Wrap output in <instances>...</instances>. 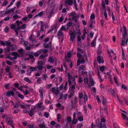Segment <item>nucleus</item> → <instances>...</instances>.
Here are the masks:
<instances>
[{
  "instance_id": "nucleus-1",
  "label": "nucleus",
  "mask_w": 128,
  "mask_h": 128,
  "mask_svg": "<svg viewBox=\"0 0 128 128\" xmlns=\"http://www.w3.org/2000/svg\"><path fill=\"white\" fill-rule=\"evenodd\" d=\"M106 120L104 118H102L101 120V122H98L97 123L96 126L98 127L99 128H107L106 125L105 124H102V122L104 123Z\"/></svg>"
},
{
  "instance_id": "nucleus-2",
  "label": "nucleus",
  "mask_w": 128,
  "mask_h": 128,
  "mask_svg": "<svg viewBox=\"0 0 128 128\" xmlns=\"http://www.w3.org/2000/svg\"><path fill=\"white\" fill-rule=\"evenodd\" d=\"M76 32L75 30H74L73 31L70 30L69 31V34L70 36V37L69 39L70 41H72V42L74 41V40L76 37Z\"/></svg>"
},
{
  "instance_id": "nucleus-3",
  "label": "nucleus",
  "mask_w": 128,
  "mask_h": 128,
  "mask_svg": "<svg viewBox=\"0 0 128 128\" xmlns=\"http://www.w3.org/2000/svg\"><path fill=\"white\" fill-rule=\"evenodd\" d=\"M71 90L68 91L70 93V94L68 96V98L69 99L70 98L72 97L74 95L75 89V86L74 85H72L71 87Z\"/></svg>"
},
{
  "instance_id": "nucleus-4",
  "label": "nucleus",
  "mask_w": 128,
  "mask_h": 128,
  "mask_svg": "<svg viewBox=\"0 0 128 128\" xmlns=\"http://www.w3.org/2000/svg\"><path fill=\"white\" fill-rule=\"evenodd\" d=\"M38 66L36 68L39 70H42L44 66H43L42 62L40 60H39L37 62Z\"/></svg>"
},
{
  "instance_id": "nucleus-5",
  "label": "nucleus",
  "mask_w": 128,
  "mask_h": 128,
  "mask_svg": "<svg viewBox=\"0 0 128 128\" xmlns=\"http://www.w3.org/2000/svg\"><path fill=\"white\" fill-rule=\"evenodd\" d=\"M6 121L8 125H12V124L13 121L10 117H7L6 119Z\"/></svg>"
},
{
  "instance_id": "nucleus-6",
  "label": "nucleus",
  "mask_w": 128,
  "mask_h": 128,
  "mask_svg": "<svg viewBox=\"0 0 128 128\" xmlns=\"http://www.w3.org/2000/svg\"><path fill=\"white\" fill-rule=\"evenodd\" d=\"M123 28L124 29V32L122 34V37L125 39V38L127 36V32L126 30V28L124 25H123L122 26Z\"/></svg>"
},
{
  "instance_id": "nucleus-7",
  "label": "nucleus",
  "mask_w": 128,
  "mask_h": 128,
  "mask_svg": "<svg viewBox=\"0 0 128 128\" xmlns=\"http://www.w3.org/2000/svg\"><path fill=\"white\" fill-rule=\"evenodd\" d=\"M14 92L12 90L10 91H8L6 92V95L7 97H10L11 96H14Z\"/></svg>"
},
{
  "instance_id": "nucleus-8",
  "label": "nucleus",
  "mask_w": 128,
  "mask_h": 128,
  "mask_svg": "<svg viewBox=\"0 0 128 128\" xmlns=\"http://www.w3.org/2000/svg\"><path fill=\"white\" fill-rule=\"evenodd\" d=\"M125 39L124 38H123V40H122V42L121 43V45L123 46H125V44H124L125 42V43L126 45H127V43L128 42V36H126L125 38Z\"/></svg>"
},
{
  "instance_id": "nucleus-9",
  "label": "nucleus",
  "mask_w": 128,
  "mask_h": 128,
  "mask_svg": "<svg viewBox=\"0 0 128 128\" xmlns=\"http://www.w3.org/2000/svg\"><path fill=\"white\" fill-rule=\"evenodd\" d=\"M35 110L34 108H32L28 111V113L30 116H32L34 114Z\"/></svg>"
},
{
  "instance_id": "nucleus-10",
  "label": "nucleus",
  "mask_w": 128,
  "mask_h": 128,
  "mask_svg": "<svg viewBox=\"0 0 128 128\" xmlns=\"http://www.w3.org/2000/svg\"><path fill=\"white\" fill-rule=\"evenodd\" d=\"M51 90L56 95L58 94L59 92V91L58 90H56L55 87H54L52 88Z\"/></svg>"
},
{
  "instance_id": "nucleus-11",
  "label": "nucleus",
  "mask_w": 128,
  "mask_h": 128,
  "mask_svg": "<svg viewBox=\"0 0 128 128\" xmlns=\"http://www.w3.org/2000/svg\"><path fill=\"white\" fill-rule=\"evenodd\" d=\"M97 60L99 64H103L104 62V60H101V57L100 56H98L97 57Z\"/></svg>"
},
{
  "instance_id": "nucleus-12",
  "label": "nucleus",
  "mask_w": 128,
  "mask_h": 128,
  "mask_svg": "<svg viewBox=\"0 0 128 128\" xmlns=\"http://www.w3.org/2000/svg\"><path fill=\"white\" fill-rule=\"evenodd\" d=\"M48 56V54H42L39 56V59L43 60L44 59V58L47 57Z\"/></svg>"
},
{
  "instance_id": "nucleus-13",
  "label": "nucleus",
  "mask_w": 128,
  "mask_h": 128,
  "mask_svg": "<svg viewBox=\"0 0 128 128\" xmlns=\"http://www.w3.org/2000/svg\"><path fill=\"white\" fill-rule=\"evenodd\" d=\"M36 79H37L36 80V82L38 84H40L41 83V82L42 81V77H40L39 78L36 77Z\"/></svg>"
},
{
  "instance_id": "nucleus-14",
  "label": "nucleus",
  "mask_w": 128,
  "mask_h": 128,
  "mask_svg": "<svg viewBox=\"0 0 128 128\" xmlns=\"http://www.w3.org/2000/svg\"><path fill=\"white\" fill-rule=\"evenodd\" d=\"M108 92L111 93L113 95H114L115 94L114 90L112 88H109L108 90Z\"/></svg>"
},
{
  "instance_id": "nucleus-15",
  "label": "nucleus",
  "mask_w": 128,
  "mask_h": 128,
  "mask_svg": "<svg viewBox=\"0 0 128 128\" xmlns=\"http://www.w3.org/2000/svg\"><path fill=\"white\" fill-rule=\"evenodd\" d=\"M39 92L41 98H43V90L42 88L41 87L39 90Z\"/></svg>"
},
{
  "instance_id": "nucleus-16",
  "label": "nucleus",
  "mask_w": 128,
  "mask_h": 128,
  "mask_svg": "<svg viewBox=\"0 0 128 128\" xmlns=\"http://www.w3.org/2000/svg\"><path fill=\"white\" fill-rule=\"evenodd\" d=\"M57 36L58 37H62L64 36L63 33L61 31H58L57 33Z\"/></svg>"
},
{
  "instance_id": "nucleus-17",
  "label": "nucleus",
  "mask_w": 128,
  "mask_h": 128,
  "mask_svg": "<svg viewBox=\"0 0 128 128\" xmlns=\"http://www.w3.org/2000/svg\"><path fill=\"white\" fill-rule=\"evenodd\" d=\"M30 73H31L33 71H36L37 70V68L36 67H31L30 68Z\"/></svg>"
},
{
  "instance_id": "nucleus-18",
  "label": "nucleus",
  "mask_w": 128,
  "mask_h": 128,
  "mask_svg": "<svg viewBox=\"0 0 128 128\" xmlns=\"http://www.w3.org/2000/svg\"><path fill=\"white\" fill-rule=\"evenodd\" d=\"M7 46H9L10 47H12L13 46V45L11 44V43L9 40L5 42Z\"/></svg>"
},
{
  "instance_id": "nucleus-19",
  "label": "nucleus",
  "mask_w": 128,
  "mask_h": 128,
  "mask_svg": "<svg viewBox=\"0 0 128 128\" xmlns=\"http://www.w3.org/2000/svg\"><path fill=\"white\" fill-rule=\"evenodd\" d=\"M54 60L52 57L50 56L48 58V62H50V63H52L54 62Z\"/></svg>"
},
{
  "instance_id": "nucleus-20",
  "label": "nucleus",
  "mask_w": 128,
  "mask_h": 128,
  "mask_svg": "<svg viewBox=\"0 0 128 128\" xmlns=\"http://www.w3.org/2000/svg\"><path fill=\"white\" fill-rule=\"evenodd\" d=\"M54 7H51L50 10L49 14L53 15L54 14Z\"/></svg>"
},
{
  "instance_id": "nucleus-21",
  "label": "nucleus",
  "mask_w": 128,
  "mask_h": 128,
  "mask_svg": "<svg viewBox=\"0 0 128 128\" xmlns=\"http://www.w3.org/2000/svg\"><path fill=\"white\" fill-rule=\"evenodd\" d=\"M102 104L104 106H106L107 102L106 99H105L103 96L102 97Z\"/></svg>"
},
{
  "instance_id": "nucleus-22",
  "label": "nucleus",
  "mask_w": 128,
  "mask_h": 128,
  "mask_svg": "<svg viewBox=\"0 0 128 128\" xmlns=\"http://www.w3.org/2000/svg\"><path fill=\"white\" fill-rule=\"evenodd\" d=\"M77 50V52H80L82 54H83L84 53V51L82 48H78Z\"/></svg>"
},
{
  "instance_id": "nucleus-23",
  "label": "nucleus",
  "mask_w": 128,
  "mask_h": 128,
  "mask_svg": "<svg viewBox=\"0 0 128 128\" xmlns=\"http://www.w3.org/2000/svg\"><path fill=\"white\" fill-rule=\"evenodd\" d=\"M42 79L45 80H46L48 78V76L46 74H42Z\"/></svg>"
},
{
  "instance_id": "nucleus-24",
  "label": "nucleus",
  "mask_w": 128,
  "mask_h": 128,
  "mask_svg": "<svg viewBox=\"0 0 128 128\" xmlns=\"http://www.w3.org/2000/svg\"><path fill=\"white\" fill-rule=\"evenodd\" d=\"M18 96L22 99H23L24 98V96L21 94L19 92H18Z\"/></svg>"
},
{
  "instance_id": "nucleus-25",
  "label": "nucleus",
  "mask_w": 128,
  "mask_h": 128,
  "mask_svg": "<svg viewBox=\"0 0 128 128\" xmlns=\"http://www.w3.org/2000/svg\"><path fill=\"white\" fill-rule=\"evenodd\" d=\"M24 80L26 82H27L29 83H32V82L31 80L29 79V78H28V77H25L24 78Z\"/></svg>"
},
{
  "instance_id": "nucleus-26",
  "label": "nucleus",
  "mask_w": 128,
  "mask_h": 128,
  "mask_svg": "<svg viewBox=\"0 0 128 128\" xmlns=\"http://www.w3.org/2000/svg\"><path fill=\"white\" fill-rule=\"evenodd\" d=\"M106 68V67L105 66H102L100 67V71L102 72H104Z\"/></svg>"
},
{
  "instance_id": "nucleus-27",
  "label": "nucleus",
  "mask_w": 128,
  "mask_h": 128,
  "mask_svg": "<svg viewBox=\"0 0 128 128\" xmlns=\"http://www.w3.org/2000/svg\"><path fill=\"white\" fill-rule=\"evenodd\" d=\"M9 30V27L8 26H6L4 30V32L6 33H8Z\"/></svg>"
},
{
  "instance_id": "nucleus-28",
  "label": "nucleus",
  "mask_w": 128,
  "mask_h": 128,
  "mask_svg": "<svg viewBox=\"0 0 128 128\" xmlns=\"http://www.w3.org/2000/svg\"><path fill=\"white\" fill-rule=\"evenodd\" d=\"M76 31L77 32V34H78V35H81V32H80L79 27H78V28H76Z\"/></svg>"
},
{
  "instance_id": "nucleus-29",
  "label": "nucleus",
  "mask_w": 128,
  "mask_h": 128,
  "mask_svg": "<svg viewBox=\"0 0 128 128\" xmlns=\"http://www.w3.org/2000/svg\"><path fill=\"white\" fill-rule=\"evenodd\" d=\"M67 4L69 5H72L73 4V0H68L67 2Z\"/></svg>"
},
{
  "instance_id": "nucleus-30",
  "label": "nucleus",
  "mask_w": 128,
  "mask_h": 128,
  "mask_svg": "<svg viewBox=\"0 0 128 128\" xmlns=\"http://www.w3.org/2000/svg\"><path fill=\"white\" fill-rule=\"evenodd\" d=\"M78 122V120L76 119H73L72 122V124H75Z\"/></svg>"
},
{
  "instance_id": "nucleus-31",
  "label": "nucleus",
  "mask_w": 128,
  "mask_h": 128,
  "mask_svg": "<svg viewBox=\"0 0 128 128\" xmlns=\"http://www.w3.org/2000/svg\"><path fill=\"white\" fill-rule=\"evenodd\" d=\"M12 55L13 56H20V54L17 52H12Z\"/></svg>"
},
{
  "instance_id": "nucleus-32",
  "label": "nucleus",
  "mask_w": 128,
  "mask_h": 128,
  "mask_svg": "<svg viewBox=\"0 0 128 128\" xmlns=\"http://www.w3.org/2000/svg\"><path fill=\"white\" fill-rule=\"evenodd\" d=\"M84 102L87 101L88 100V98H87V95L85 93L84 94Z\"/></svg>"
},
{
  "instance_id": "nucleus-33",
  "label": "nucleus",
  "mask_w": 128,
  "mask_h": 128,
  "mask_svg": "<svg viewBox=\"0 0 128 128\" xmlns=\"http://www.w3.org/2000/svg\"><path fill=\"white\" fill-rule=\"evenodd\" d=\"M61 115L59 114H57V119L58 120V122H60V119L61 118Z\"/></svg>"
},
{
  "instance_id": "nucleus-34",
  "label": "nucleus",
  "mask_w": 128,
  "mask_h": 128,
  "mask_svg": "<svg viewBox=\"0 0 128 128\" xmlns=\"http://www.w3.org/2000/svg\"><path fill=\"white\" fill-rule=\"evenodd\" d=\"M67 120L68 122H70L72 121V118L70 116H68L67 117Z\"/></svg>"
},
{
  "instance_id": "nucleus-35",
  "label": "nucleus",
  "mask_w": 128,
  "mask_h": 128,
  "mask_svg": "<svg viewBox=\"0 0 128 128\" xmlns=\"http://www.w3.org/2000/svg\"><path fill=\"white\" fill-rule=\"evenodd\" d=\"M10 85V84L9 83L8 84H5L4 85V87L8 89L9 88V86Z\"/></svg>"
},
{
  "instance_id": "nucleus-36",
  "label": "nucleus",
  "mask_w": 128,
  "mask_h": 128,
  "mask_svg": "<svg viewBox=\"0 0 128 128\" xmlns=\"http://www.w3.org/2000/svg\"><path fill=\"white\" fill-rule=\"evenodd\" d=\"M83 108L84 113L86 114L87 111V107L86 106H84L83 107Z\"/></svg>"
},
{
  "instance_id": "nucleus-37",
  "label": "nucleus",
  "mask_w": 128,
  "mask_h": 128,
  "mask_svg": "<svg viewBox=\"0 0 128 128\" xmlns=\"http://www.w3.org/2000/svg\"><path fill=\"white\" fill-rule=\"evenodd\" d=\"M85 66L84 65H81L78 68V69L80 70H83Z\"/></svg>"
},
{
  "instance_id": "nucleus-38",
  "label": "nucleus",
  "mask_w": 128,
  "mask_h": 128,
  "mask_svg": "<svg viewBox=\"0 0 128 128\" xmlns=\"http://www.w3.org/2000/svg\"><path fill=\"white\" fill-rule=\"evenodd\" d=\"M44 26L40 25V32H42L44 31Z\"/></svg>"
},
{
  "instance_id": "nucleus-39",
  "label": "nucleus",
  "mask_w": 128,
  "mask_h": 128,
  "mask_svg": "<svg viewBox=\"0 0 128 128\" xmlns=\"http://www.w3.org/2000/svg\"><path fill=\"white\" fill-rule=\"evenodd\" d=\"M49 116V113L47 112H44V116L46 117V118H48Z\"/></svg>"
},
{
  "instance_id": "nucleus-40",
  "label": "nucleus",
  "mask_w": 128,
  "mask_h": 128,
  "mask_svg": "<svg viewBox=\"0 0 128 128\" xmlns=\"http://www.w3.org/2000/svg\"><path fill=\"white\" fill-rule=\"evenodd\" d=\"M18 52L22 54L23 52L24 49L22 48L18 49Z\"/></svg>"
},
{
  "instance_id": "nucleus-41",
  "label": "nucleus",
  "mask_w": 128,
  "mask_h": 128,
  "mask_svg": "<svg viewBox=\"0 0 128 128\" xmlns=\"http://www.w3.org/2000/svg\"><path fill=\"white\" fill-rule=\"evenodd\" d=\"M77 57L79 58V60H80V58H81L82 56V54L79 52H77Z\"/></svg>"
},
{
  "instance_id": "nucleus-42",
  "label": "nucleus",
  "mask_w": 128,
  "mask_h": 128,
  "mask_svg": "<svg viewBox=\"0 0 128 128\" xmlns=\"http://www.w3.org/2000/svg\"><path fill=\"white\" fill-rule=\"evenodd\" d=\"M84 82L85 83L88 84V80L87 78L85 77L84 79Z\"/></svg>"
},
{
  "instance_id": "nucleus-43",
  "label": "nucleus",
  "mask_w": 128,
  "mask_h": 128,
  "mask_svg": "<svg viewBox=\"0 0 128 128\" xmlns=\"http://www.w3.org/2000/svg\"><path fill=\"white\" fill-rule=\"evenodd\" d=\"M104 14L105 18L106 20H107L108 19L107 18L108 17V16L107 15V12L106 11H104Z\"/></svg>"
},
{
  "instance_id": "nucleus-44",
  "label": "nucleus",
  "mask_w": 128,
  "mask_h": 128,
  "mask_svg": "<svg viewBox=\"0 0 128 128\" xmlns=\"http://www.w3.org/2000/svg\"><path fill=\"white\" fill-rule=\"evenodd\" d=\"M83 126V124L82 123H80L77 124V128H81V127Z\"/></svg>"
},
{
  "instance_id": "nucleus-45",
  "label": "nucleus",
  "mask_w": 128,
  "mask_h": 128,
  "mask_svg": "<svg viewBox=\"0 0 128 128\" xmlns=\"http://www.w3.org/2000/svg\"><path fill=\"white\" fill-rule=\"evenodd\" d=\"M16 26L14 24H12L10 25V28L12 29H14L16 28Z\"/></svg>"
},
{
  "instance_id": "nucleus-46",
  "label": "nucleus",
  "mask_w": 128,
  "mask_h": 128,
  "mask_svg": "<svg viewBox=\"0 0 128 128\" xmlns=\"http://www.w3.org/2000/svg\"><path fill=\"white\" fill-rule=\"evenodd\" d=\"M10 48L9 47H7L6 50L5 51V53L10 52Z\"/></svg>"
},
{
  "instance_id": "nucleus-47",
  "label": "nucleus",
  "mask_w": 128,
  "mask_h": 128,
  "mask_svg": "<svg viewBox=\"0 0 128 128\" xmlns=\"http://www.w3.org/2000/svg\"><path fill=\"white\" fill-rule=\"evenodd\" d=\"M39 126L40 128H45L46 127V126L44 124H39Z\"/></svg>"
},
{
  "instance_id": "nucleus-48",
  "label": "nucleus",
  "mask_w": 128,
  "mask_h": 128,
  "mask_svg": "<svg viewBox=\"0 0 128 128\" xmlns=\"http://www.w3.org/2000/svg\"><path fill=\"white\" fill-rule=\"evenodd\" d=\"M72 19L73 20H74L75 22L76 23L77 22L78 20L76 18V16H73L72 17Z\"/></svg>"
},
{
  "instance_id": "nucleus-49",
  "label": "nucleus",
  "mask_w": 128,
  "mask_h": 128,
  "mask_svg": "<svg viewBox=\"0 0 128 128\" xmlns=\"http://www.w3.org/2000/svg\"><path fill=\"white\" fill-rule=\"evenodd\" d=\"M43 46L45 48H48L49 47L48 44L46 43H44L43 44Z\"/></svg>"
},
{
  "instance_id": "nucleus-50",
  "label": "nucleus",
  "mask_w": 128,
  "mask_h": 128,
  "mask_svg": "<svg viewBox=\"0 0 128 128\" xmlns=\"http://www.w3.org/2000/svg\"><path fill=\"white\" fill-rule=\"evenodd\" d=\"M68 84V82H66L65 85H64V90H67V89H68V88H67V85Z\"/></svg>"
},
{
  "instance_id": "nucleus-51",
  "label": "nucleus",
  "mask_w": 128,
  "mask_h": 128,
  "mask_svg": "<svg viewBox=\"0 0 128 128\" xmlns=\"http://www.w3.org/2000/svg\"><path fill=\"white\" fill-rule=\"evenodd\" d=\"M21 2H17L16 3V6L18 8L20 6Z\"/></svg>"
},
{
  "instance_id": "nucleus-52",
  "label": "nucleus",
  "mask_w": 128,
  "mask_h": 128,
  "mask_svg": "<svg viewBox=\"0 0 128 128\" xmlns=\"http://www.w3.org/2000/svg\"><path fill=\"white\" fill-rule=\"evenodd\" d=\"M90 82L91 84V86H94L95 83L94 80H92L91 79L90 80Z\"/></svg>"
},
{
  "instance_id": "nucleus-53",
  "label": "nucleus",
  "mask_w": 128,
  "mask_h": 128,
  "mask_svg": "<svg viewBox=\"0 0 128 128\" xmlns=\"http://www.w3.org/2000/svg\"><path fill=\"white\" fill-rule=\"evenodd\" d=\"M121 114H122V116L124 118V119L125 120L126 119H126L127 118L126 117V114L123 113H122Z\"/></svg>"
},
{
  "instance_id": "nucleus-54",
  "label": "nucleus",
  "mask_w": 128,
  "mask_h": 128,
  "mask_svg": "<svg viewBox=\"0 0 128 128\" xmlns=\"http://www.w3.org/2000/svg\"><path fill=\"white\" fill-rule=\"evenodd\" d=\"M78 120L80 121H82L83 120V118L81 116H79L78 118Z\"/></svg>"
},
{
  "instance_id": "nucleus-55",
  "label": "nucleus",
  "mask_w": 128,
  "mask_h": 128,
  "mask_svg": "<svg viewBox=\"0 0 128 128\" xmlns=\"http://www.w3.org/2000/svg\"><path fill=\"white\" fill-rule=\"evenodd\" d=\"M94 33V32L92 31H91L90 33V38H92Z\"/></svg>"
},
{
  "instance_id": "nucleus-56",
  "label": "nucleus",
  "mask_w": 128,
  "mask_h": 128,
  "mask_svg": "<svg viewBox=\"0 0 128 128\" xmlns=\"http://www.w3.org/2000/svg\"><path fill=\"white\" fill-rule=\"evenodd\" d=\"M80 36V35H78L77 37V41L78 42H80L81 40Z\"/></svg>"
},
{
  "instance_id": "nucleus-57",
  "label": "nucleus",
  "mask_w": 128,
  "mask_h": 128,
  "mask_svg": "<svg viewBox=\"0 0 128 128\" xmlns=\"http://www.w3.org/2000/svg\"><path fill=\"white\" fill-rule=\"evenodd\" d=\"M95 18V16L94 14H92L90 16V19H94Z\"/></svg>"
},
{
  "instance_id": "nucleus-58",
  "label": "nucleus",
  "mask_w": 128,
  "mask_h": 128,
  "mask_svg": "<svg viewBox=\"0 0 128 128\" xmlns=\"http://www.w3.org/2000/svg\"><path fill=\"white\" fill-rule=\"evenodd\" d=\"M66 25L68 27H69L70 26L72 25V23L71 22H69Z\"/></svg>"
},
{
  "instance_id": "nucleus-59",
  "label": "nucleus",
  "mask_w": 128,
  "mask_h": 128,
  "mask_svg": "<svg viewBox=\"0 0 128 128\" xmlns=\"http://www.w3.org/2000/svg\"><path fill=\"white\" fill-rule=\"evenodd\" d=\"M102 5L103 8H106L105 4L104 2H102Z\"/></svg>"
},
{
  "instance_id": "nucleus-60",
  "label": "nucleus",
  "mask_w": 128,
  "mask_h": 128,
  "mask_svg": "<svg viewBox=\"0 0 128 128\" xmlns=\"http://www.w3.org/2000/svg\"><path fill=\"white\" fill-rule=\"evenodd\" d=\"M6 62L9 65H11L12 64V62H11L9 61L8 60H7Z\"/></svg>"
},
{
  "instance_id": "nucleus-61",
  "label": "nucleus",
  "mask_w": 128,
  "mask_h": 128,
  "mask_svg": "<svg viewBox=\"0 0 128 128\" xmlns=\"http://www.w3.org/2000/svg\"><path fill=\"white\" fill-rule=\"evenodd\" d=\"M8 3V2L7 0H5L4 1L2 4L3 6H5Z\"/></svg>"
},
{
  "instance_id": "nucleus-62",
  "label": "nucleus",
  "mask_w": 128,
  "mask_h": 128,
  "mask_svg": "<svg viewBox=\"0 0 128 128\" xmlns=\"http://www.w3.org/2000/svg\"><path fill=\"white\" fill-rule=\"evenodd\" d=\"M10 68L8 66H7L6 68V70L7 72H9L10 71Z\"/></svg>"
},
{
  "instance_id": "nucleus-63",
  "label": "nucleus",
  "mask_w": 128,
  "mask_h": 128,
  "mask_svg": "<svg viewBox=\"0 0 128 128\" xmlns=\"http://www.w3.org/2000/svg\"><path fill=\"white\" fill-rule=\"evenodd\" d=\"M28 56L31 59H32L34 58L32 55L31 54H29L28 55Z\"/></svg>"
},
{
  "instance_id": "nucleus-64",
  "label": "nucleus",
  "mask_w": 128,
  "mask_h": 128,
  "mask_svg": "<svg viewBox=\"0 0 128 128\" xmlns=\"http://www.w3.org/2000/svg\"><path fill=\"white\" fill-rule=\"evenodd\" d=\"M26 24H23L22 26V27H21V28L22 29H24L25 28H26Z\"/></svg>"
}]
</instances>
